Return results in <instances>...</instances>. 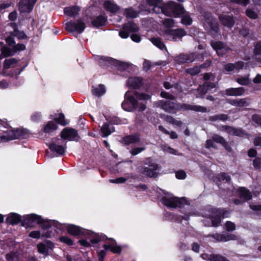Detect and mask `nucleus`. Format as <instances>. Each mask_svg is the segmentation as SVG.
Wrapping results in <instances>:
<instances>
[{"instance_id": "obj_49", "label": "nucleus", "mask_w": 261, "mask_h": 261, "mask_svg": "<svg viewBox=\"0 0 261 261\" xmlns=\"http://www.w3.org/2000/svg\"><path fill=\"white\" fill-rule=\"evenodd\" d=\"M165 120L167 122L177 126H180L182 125L181 121L175 119L171 116H167L165 118Z\"/></svg>"}, {"instance_id": "obj_57", "label": "nucleus", "mask_w": 261, "mask_h": 261, "mask_svg": "<svg viewBox=\"0 0 261 261\" xmlns=\"http://www.w3.org/2000/svg\"><path fill=\"white\" fill-rule=\"evenodd\" d=\"M181 22L185 25H190L192 23V19L190 16L185 15L182 17Z\"/></svg>"}, {"instance_id": "obj_19", "label": "nucleus", "mask_w": 261, "mask_h": 261, "mask_svg": "<svg viewBox=\"0 0 261 261\" xmlns=\"http://www.w3.org/2000/svg\"><path fill=\"white\" fill-rule=\"evenodd\" d=\"M139 30L137 24L132 21H129L123 25V30L119 32V36L122 38H127L130 33H135Z\"/></svg>"}, {"instance_id": "obj_6", "label": "nucleus", "mask_w": 261, "mask_h": 261, "mask_svg": "<svg viewBox=\"0 0 261 261\" xmlns=\"http://www.w3.org/2000/svg\"><path fill=\"white\" fill-rule=\"evenodd\" d=\"M200 13L203 17L202 24L205 30L214 38L220 36L221 34L219 24L211 13L208 11L202 10L201 11Z\"/></svg>"}, {"instance_id": "obj_45", "label": "nucleus", "mask_w": 261, "mask_h": 261, "mask_svg": "<svg viewBox=\"0 0 261 261\" xmlns=\"http://www.w3.org/2000/svg\"><path fill=\"white\" fill-rule=\"evenodd\" d=\"M54 119L56 123H57L63 126L66 125L68 123L66 121L64 115L63 113H60L58 115H56V117L54 118Z\"/></svg>"}, {"instance_id": "obj_51", "label": "nucleus", "mask_w": 261, "mask_h": 261, "mask_svg": "<svg viewBox=\"0 0 261 261\" xmlns=\"http://www.w3.org/2000/svg\"><path fill=\"white\" fill-rule=\"evenodd\" d=\"M237 82L241 85H247L250 83V80L249 78V75L246 76H242L237 79Z\"/></svg>"}, {"instance_id": "obj_11", "label": "nucleus", "mask_w": 261, "mask_h": 261, "mask_svg": "<svg viewBox=\"0 0 261 261\" xmlns=\"http://www.w3.org/2000/svg\"><path fill=\"white\" fill-rule=\"evenodd\" d=\"M146 166L141 169V172L149 177H153L156 174L159 169V165L151 158H147L144 163Z\"/></svg>"}, {"instance_id": "obj_2", "label": "nucleus", "mask_w": 261, "mask_h": 261, "mask_svg": "<svg viewBox=\"0 0 261 261\" xmlns=\"http://www.w3.org/2000/svg\"><path fill=\"white\" fill-rule=\"evenodd\" d=\"M146 5L156 14L166 16L178 17L185 12L184 7L173 2L164 4L162 0H146Z\"/></svg>"}, {"instance_id": "obj_50", "label": "nucleus", "mask_w": 261, "mask_h": 261, "mask_svg": "<svg viewBox=\"0 0 261 261\" xmlns=\"http://www.w3.org/2000/svg\"><path fill=\"white\" fill-rule=\"evenodd\" d=\"M238 107H243L249 106L250 103V99L248 98L237 99Z\"/></svg>"}, {"instance_id": "obj_12", "label": "nucleus", "mask_w": 261, "mask_h": 261, "mask_svg": "<svg viewBox=\"0 0 261 261\" xmlns=\"http://www.w3.org/2000/svg\"><path fill=\"white\" fill-rule=\"evenodd\" d=\"M86 28V24L82 19L69 21L66 23V30L71 33L82 34Z\"/></svg>"}, {"instance_id": "obj_10", "label": "nucleus", "mask_w": 261, "mask_h": 261, "mask_svg": "<svg viewBox=\"0 0 261 261\" xmlns=\"http://www.w3.org/2000/svg\"><path fill=\"white\" fill-rule=\"evenodd\" d=\"M203 59L202 55L196 53H191L190 54H181L174 58L175 63L179 65H181L186 63H191L195 60L201 61Z\"/></svg>"}, {"instance_id": "obj_26", "label": "nucleus", "mask_w": 261, "mask_h": 261, "mask_svg": "<svg viewBox=\"0 0 261 261\" xmlns=\"http://www.w3.org/2000/svg\"><path fill=\"white\" fill-rule=\"evenodd\" d=\"M222 129L232 136L244 137L247 135L242 128H237L228 125L223 126Z\"/></svg>"}, {"instance_id": "obj_31", "label": "nucleus", "mask_w": 261, "mask_h": 261, "mask_svg": "<svg viewBox=\"0 0 261 261\" xmlns=\"http://www.w3.org/2000/svg\"><path fill=\"white\" fill-rule=\"evenodd\" d=\"M140 136L138 134L125 136L122 140V142L125 145H129L139 142Z\"/></svg>"}, {"instance_id": "obj_64", "label": "nucleus", "mask_w": 261, "mask_h": 261, "mask_svg": "<svg viewBox=\"0 0 261 261\" xmlns=\"http://www.w3.org/2000/svg\"><path fill=\"white\" fill-rule=\"evenodd\" d=\"M250 208L253 211L255 212L256 214H259L261 213V204L259 205H250Z\"/></svg>"}, {"instance_id": "obj_7", "label": "nucleus", "mask_w": 261, "mask_h": 261, "mask_svg": "<svg viewBox=\"0 0 261 261\" xmlns=\"http://www.w3.org/2000/svg\"><path fill=\"white\" fill-rule=\"evenodd\" d=\"M70 234L77 238H85L88 239L91 244H98L107 239V237L102 233H96L88 229H68Z\"/></svg>"}, {"instance_id": "obj_48", "label": "nucleus", "mask_w": 261, "mask_h": 261, "mask_svg": "<svg viewBox=\"0 0 261 261\" xmlns=\"http://www.w3.org/2000/svg\"><path fill=\"white\" fill-rule=\"evenodd\" d=\"M212 139L216 143H219L222 144L223 146H225L227 144L225 139L220 135L215 134L212 137Z\"/></svg>"}, {"instance_id": "obj_29", "label": "nucleus", "mask_w": 261, "mask_h": 261, "mask_svg": "<svg viewBox=\"0 0 261 261\" xmlns=\"http://www.w3.org/2000/svg\"><path fill=\"white\" fill-rule=\"evenodd\" d=\"M142 84V79L140 77H130L126 82V86L132 89H138Z\"/></svg>"}, {"instance_id": "obj_1", "label": "nucleus", "mask_w": 261, "mask_h": 261, "mask_svg": "<svg viewBox=\"0 0 261 261\" xmlns=\"http://www.w3.org/2000/svg\"><path fill=\"white\" fill-rule=\"evenodd\" d=\"M37 225L41 228H83L73 224L60 223L55 220L45 219L35 213L23 215L21 226L31 228Z\"/></svg>"}, {"instance_id": "obj_8", "label": "nucleus", "mask_w": 261, "mask_h": 261, "mask_svg": "<svg viewBox=\"0 0 261 261\" xmlns=\"http://www.w3.org/2000/svg\"><path fill=\"white\" fill-rule=\"evenodd\" d=\"M95 60L98 62L99 65L102 67L114 66L116 67L120 70H128L132 65L128 63L122 62L112 58L97 56Z\"/></svg>"}, {"instance_id": "obj_20", "label": "nucleus", "mask_w": 261, "mask_h": 261, "mask_svg": "<svg viewBox=\"0 0 261 261\" xmlns=\"http://www.w3.org/2000/svg\"><path fill=\"white\" fill-rule=\"evenodd\" d=\"M216 86V83L210 82H205L203 85H200L197 89L196 94L197 97H203L207 91H211Z\"/></svg>"}, {"instance_id": "obj_5", "label": "nucleus", "mask_w": 261, "mask_h": 261, "mask_svg": "<svg viewBox=\"0 0 261 261\" xmlns=\"http://www.w3.org/2000/svg\"><path fill=\"white\" fill-rule=\"evenodd\" d=\"M160 190L164 194L161 201L167 207L170 208L178 207L181 210L189 209L191 207L185 198H179L174 196L171 193L165 192L161 189Z\"/></svg>"}, {"instance_id": "obj_27", "label": "nucleus", "mask_w": 261, "mask_h": 261, "mask_svg": "<svg viewBox=\"0 0 261 261\" xmlns=\"http://www.w3.org/2000/svg\"><path fill=\"white\" fill-rule=\"evenodd\" d=\"M229 230L227 229V231H223L221 234H216L214 236V238L218 241L221 242H226L236 239V236L232 234Z\"/></svg>"}, {"instance_id": "obj_60", "label": "nucleus", "mask_w": 261, "mask_h": 261, "mask_svg": "<svg viewBox=\"0 0 261 261\" xmlns=\"http://www.w3.org/2000/svg\"><path fill=\"white\" fill-rule=\"evenodd\" d=\"M160 95L162 97L170 100H174L175 98L174 95L165 91H161Z\"/></svg>"}, {"instance_id": "obj_30", "label": "nucleus", "mask_w": 261, "mask_h": 261, "mask_svg": "<svg viewBox=\"0 0 261 261\" xmlns=\"http://www.w3.org/2000/svg\"><path fill=\"white\" fill-rule=\"evenodd\" d=\"M245 93L243 87L230 88L225 90V94L227 96H239L243 95Z\"/></svg>"}, {"instance_id": "obj_37", "label": "nucleus", "mask_w": 261, "mask_h": 261, "mask_svg": "<svg viewBox=\"0 0 261 261\" xmlns=\"http://www.w3.org/2000/svg\"><path fill=\"white\" fill-rule=\"evenodd\" d=\"M114 126L108 123H105L101 128L102 136L103 137H108L114 132Z\"/></svg>"}, {"instance_id": "obj_53", "label": "nucleus", "mask_w": 261, "mask_h": 261, "mask_svg": "<svg viewBox=\"0 0 261 261\" xmlns=\"http://www.w3.org/2000/svg\"><path fill=\"white\" fill-rule=\"evenodd\" d=\"M162 23L167 28H172L174 27V21L171 18H165L162 20Z\"/></svg>"}, {"instance_id": "obj_61", "label": "nucleus", "mask_w": 261, "mask_h": 261, "mask_svg": "<svg viewBox=\"0 0 261 261\" xmlns=\"http://www.w3.org/2000/svg\"><path fill=\"white\" fill-rule=\"evenodd\" d=\"M145 149V147H137L132 149L129 152L132 155H136L144 151Z\"/></svg>"}, {"instance_id": "obj_34", "label": "nucleus", "mask_w": 261, "mask_h": 261, "mask_svg": "<svg viewBox=\"0 0 261 261\" xmlns=\"http://www.w3.org/2000/svg\"><path fill=\"white\" fill-rule=\"evenodd\" d=\"M105 8L108 11L112 13H116L119 9L120 7L116 4L110 1H108L104 3Z\"/></svg>"}, {"instance_id": "obj_40", "label": "nucleus", "mask_w": 261, "mask_h": 261, "mask_svg": "<svg viewBox=\"0 0 261 261\" xmlns=\"http://www.w3.org/2000/svg\"><path fill=\"white\" fill-rule=\"evenodd\" d=\"M151 43L156 47L162 50H167V48L161 39L157 37H152L150 39Z\"/></svg>"}, {"instance_id": "obj_9", "label": "nucleus", "mask_w": 261, "mask_h": 261, "mask_svg": "<svg viewBox=\"0 0 261 261\" xmlns=\"http://www.w3.org/2000/svg\"><path fill=\"white\" fill-rule=\"evenodd\" d=\"M4 142L9 140L23 139L28 136V132L24 129H10L2 135Z\"/></svg>"}, {"instance_id": "obj_28", "label": "nucleus", "mask_w": 261, "mask_h": 261, "mask_svg": "<svg viewBox=\"0 0 261 261\" xmlns=\"http://www.w3.org/2000/svg\"><path fill=\"white\" fill-rule=\"evenodd\" d=\"M219 18L222 24L229 29H231L234 24V20L232 16L222 14L219 15Z\"/></svg>"}, {"instance_id": "obj_47", "label": "nucleus", "mask_w": 261, "mask_h": 261, "mask_svg": "<svg viewBox=\"0 0 261 261\" xmlns=\"http://www.w3.org/2000/svg\"><path fill=\"white\" fill-rule=\"evenodd\" d=\"M209 261H229L225 257L219 255L212 254L210 255Z\"/></svg>"}, {"instance_id": "obj_32", "label": "nucleus", "mask_w": 261, "mask_h": 261, "mask_svg": "<svg viewBox=\"0 0 261 261\" xmlns=\"http://www.w3.org/2000/svg\"><path fill=\"white\" fill-rule=\"evenodd\" d=\"M80 11V8L77 6L67 7L64 9V13L71 17H76Z\"/></svg>"}, {"instance_id": "obj_58", "label": "nucleus", "mask_w": 261, "mask_h": 261, "mask_svg": "<svg viewBox=\"0 0 261 261\" xmlns=\"http://www.w3.org/2000/svg\"><path fill=\"white\" fill-rule=\"evenodd\" d=\"M127 180V178L124 177H118L116 179H110V182L113 184H122L125 182Z\"/></svg>"}, {"instance_id": "obj_46", "label": "nucleus", "mask_w": 261, "mask_h": 261, "mask_svg": "<svg viewBox=\"0 0 261 261\" xmlns=\"http://www.w3.org/2000/svg\"><path fill=\"white\" fill-rule=\"evenodd\" d=\"M218 180L220 182H225L228 184L230 181V176L226 173H221L218 176Z\"/></svg>"}, {"instance_id": "obj_22", "label": "nucleus", "mask_w": 261, "mask_h": 261, "mask_svg": "<svg viewBox=\"0 0 261 261\" xmlns=\"http://www.w3.org/2000/svg\"><path fill=\"white\" fill-rule=\"evenodd\" d=\"M177 111H194L195 112H206L207 108L206 107H202L200 106L190 105L187 103H177Z\"/></svg>"}, {"instance_id": "obj_43", "label": "nucleus", "mask_w": 261, "mask_h": 261, "mask_svg": "<svg viewBox=\"0 0 261 261\" xmlns=\"http://www.w3.org/2000/svg\"><path fill=\"white\" fill-rule=\"evenodd\" d=\"M29 236L33 238L38 239L41 236L46 238H49L50 237V234L48 232L44 233L43 232L41 233L39 231L35 230L31 232L29 234Z\"/></svg>"}, {"instance_id": "obj_56", "label": "nucleus", "mask_w": 261, "mask_h": 261, "mask_svg": "<svg viewBox=\"0 0 261 261\" xmlns=\"http://www.w3.org/2000/svg\"><path fill=\"white\" fill-rule=\"evenodd\" d=\"M16 63V61L14 59H6L4 63V67L5 69L9 68L12 65Z\"/></svg>"}, {"instance_id": "obj_15", "label": "nucleus", "mask_w": 261, "mask_h": 261, "mask_svg": "<svg viewBox=\"0 0 261 261\" xmlns=\"http://www.w3.org/2000/svg\"><path fill=\"white\" fill-rule=\"evenodd\" d=\"M154 106L161 108L165 111L171 114H175L177 111V103L173 102L170 100H159L154 103Z\"/></svg>"}, {"instance_id": "obj_23", "label": "nucleus", "mask_w": 261, "mask_h": 261, "mask_svg": "<svg viewBox=\"0 0 261 261\" xmlns=\"http://www.w3.org/2000/svg\"><path fill=\"white\" fill-rule=\"evenodd\" d=\"M211 44L218 56H223L230 50L229 47L221 41H212Z\"/></svg>"}, {"instance_id": "obj_41", "label": "nucleus", "mask_w": 261, "mask_h": 261, "mask_svg": "<svg viewBox=\"0 0 261 261\" xmlns=\"http://www.w3.org/2000/svg\"><path fill=\"white\" fill-rule=\"evenodd\" d=\"M139 12L132 7L124 9V15L128 18H134L139 16Z\"/></svg>"}, {"instance_id": "obj_16", "label": "nucleus", "mask_w": 261, "mask_h": 261, "mask_svg": "<svg viewBox=\"0 0 261 261\" xmlns=\"http://www.w3.org/2000/svg\"><path fill=\"white\" fill-rule=\"evenodd\" d=\"M61 137L62 140H66L69 141H77L80 138L77 132L75 129L70 127H66L63 129L61 133Z\"/></svg>"}, {"instance_id": "obj_55", "label": "nucleus", "mask_w": 261, "mask_h": 261, "mask_svg": "<svg viewBox=\"0 0 261 261\" xmlns=\"http://www.w3.org/2000/svg\"><path fill=\"white\" fill-rule=\"evenodd\" d=\"M246 15L251 19H256L258 17V14L252 9H247L246 10Z\"/></svg>"}, {"instance_id": "obj_38", "label": "nucleus", "mask_w": 261, "mask_h": 261, "mask_svg": "<svg viewBox=\"0 0 261 261\" xmlns=\"http://www.w3.org/2000/svg\"><path fill=\"white\" fill-rule=\"evenodd\" d=\"M252 58L258 63H261V42H257L254 45V53Z\"/></svg>"}, {"instance_id": "obj_17", "label": "nucleus", "mask_w": 261, "mask_h": 261, "mask_svg": "<svg viewBox=\"0 0 261 261\" xmlns=\"http://www.w3.org/2000/svg\"><path fill=\"white\" fill-rule=\"evenodd\" d=\"M27 38V35L23 31H20L17 28H15L14 31L11 32L10 35L6 38V42L8 45H13L16 43L15 39L22 40Z\"/></svg>"}, {"instance_id": "obj_54", "label": "nucleus", "mask_w": 261, "mask_h": 261, "mask_svg": "<svg viewBox=\"0 0 261 261\" xmlns=\"http://www.w3.org/2000/svg\"><path fill=\"white\" fill-rule=\"evenodd\" d=\"M224 70L226 73L230 74L235 70L236 65L233 63H227L224 65Z\"/></svg>"}, {"instance_id": "obj_52", "label": "nucleus", "mask_w": 261, "mask_h": 261, "mask_svg": "<svg viewBox=\"0 0 261 261\" xmlns=\"http://www.w3.org/2000/svg\"><path fill=\"white\" fill-rule=\"evenodd\" d=\"M200 72L199 67L195 66L192 68H190L186 69V72L190 74L191 75H195Z\"/></svg>"}, {"instance_id": "obj_62", "label": "nucleus", "mask_w": 261, "mask_h": 261, "mask_svg": "<svg viewBox=\"0 0 261 261\" xmlns=\"http://www.w3.org/2000/svg\"><path fill=\"white\" fill-rule=\"evenodd\" d=\"M252 119L254 123L261 127V116L257 114L253 115Z\"/></svg>"}, {"instance_id": "obj_44", "label": "nucleus", "mask_w": 261, "mask_h": 261, "mask_svg": "<svg viewBox=\"0 0 261 261\" xmlns=\"http://www.w3.org/2000/svg\"><path fill=\"white\" fill-rule=\"evenodd\" d=\"M228 118V115L224 114H221L210 116L209 120L211 121H216L217 120L225 121H226Z\"/></svg>"}, {"instance_id": "obj_36", "label": "nucleus", "mask_w": 261, "mask_h": 261, "mask_svg": "<svg viewBox=\"0 0 261 261\" xmlns=\"http://www.w3.org/2000/svg\"><path fill=\"white\" fill-rule=\"evenodd\" d=\"M107 21V19L103 15H99L94 18L91 21L93 27L98 28L103 25Z\"/></svg>"}, {"instance_id": "obj_3", "label": "nucleus", "mask_w": 261, "mask_h": 261, "mask_svg": "<svg viewBox=\"0 0 261 261\" xmlns=\"http://www.w3.org/2000/svg\"><path fill=\"white\" fill-rule=\"evenodd\" d=\"M229 212L224 208L207 206L201 213V216L205 218L204 221L206 227H218L221 223L222 219L228 217Z\"/></svg>"}, {"instance_id": "obj_24", "label": "nucleus", "mask_w": 261, "mask_h": 261, "mask_svg": "<svg viewBox=\"0 0 261 261\" xmlns=\"http://www.w3.org/2000/svg\"><path fill=\"white\" fill-rule=\"evenodd\" d=\"M37 0H20L19 9L21 13H29L33 9Z\"/></svg>"}, {"instance_id": "obj_4", "label": "nucleus", "mask_w": 261, "mask_h": 261, "mask_svg": "<svg viewBox=\"0 0 261 261\" xmlns=\"http://www.w3.org/2000/svg\"><path fill=\"white\" fill-rule=\"evenodd\" d=\"M135 97L141 100H148L151 96L145 93H139L136 91H127L124 95V100L121 104L122 109L128 112L133 111L137 108V100Z\"/></svg>"}, {"instance_id": "obj_18", "label": "nucleus", "mask_w": 261, "mask_h": 261, "mask_svg": "<svg viewBox=\"0 0 261 261\" xmlns=\"http://www.w3.org/2000/svg\"><path fill=\"white\" fill-rule=\"evenodd\" d=\"M10 46H13L14 49L7 46L2 47L1 52L3 57L13 56L17 51L23 50L25 49V45L22 43H18L17 44L15 43Z\"/></svg>"}, {"instance_id": "obj_39", "label": "nucleus", "mask_w": 261, "mask_h": 261, "mask_svg": "<svg viewBox=\"0 0 261 261\" xmlns=\"http://www.w3.org/2000/svg\"><path fill=\"white\" fill-rule=\"evenodd\" d=\"M92 92L93 95L97 97H100L103 95L106 92V88L104 85L99 84V85L93 87Z\"/></svg>"}, {"instance_id": "obj_25", "label": "nucleus", "mask_w": 261, "mask_h": 261, "mask_svg": "<svg viewBox=\"0 0 261 261\" xmlns=\"http://www.w3.org/2000/svg\"><path fill=\"white\" fill-rule=\"evenodd\" d=\"M182 213H185V215L183 216H178L175 215L171 213H167L166 217L171 221H180L181 219H184L186 221L188 220L189 216H197V215L195 213L192 212H185L184 210H181Z\"/></svg>"}, {"instance_id": "obj_33", "label": "nucleus", "mask_w": 261, "mask_h": 261, "mask_svg": "<svg viewBox=\"0 0 261 261\" xmlns=\"http://www.w3.org/2000/svg\"><path fill=\"white\" fill-rule=\"evenodd\" d=\"M54 245L50 241H47L44 243H40L38 244L37 248L39 253L45 254L48 252L49 249H52Z\"/></svg>"}, {"instance_id": "obj_13", "label": "nucleus", "mask_w": 261, "mask_h": 261, "mask_svg": "<svg viewBox=\"0 0 261 261\" xmlns=\"http://www.w3.org/2000/svg\"><path fill=\"white\" fill-rule=\"evenodd\" d=\"M48 147L51 151L56 152L58 155H62L65 152L66 145L62 139L54 138L51 143L48 145Z\"/></svg>"}, {"instance_id": "obj_59", "label": "nucleus", "mask_w": 261, "mask_h": 261, "mask_svg": "<svg viewBox=\"0 0 261 261\" xmlns=\"http://www.w3.org/2000/svg\"><path fill=\"white\" fill-rule=\"evenodd\" d=\"M205 146V148H206L207 149H210L211 148L217 149V146L216 145V143L212 139L207 140L206 141Z\"/></svg>"}, {"instance_id": "obj_14", "label": "nucleus", "mask_w": 261, "mask_h": 261, "mask_svg": "<svg viewBox=\"0 0 261 261\" xmlns=\"http://www.w3.org/2000/svg\"><path fill=\"white\" fill-rule=\"evenodd\" d=\"M186 35V31L182 29L167 30L164 33V37L169 41H177L181 40Z\"/></svg>"}, {"instance_id": "obj_42", "label": "nucleus", "mask_w": 261, "mask_h": 261, "mask_svg": "<svg viewBox=\"0 0 261 261\" xmlns=\"http://www.w3.org/2000/svg\"><path fill=\"white\" fill-rule=\"evenodd\" d=\"M58 127L56 122L54 121H49L44 127V132L50 133L57 129Z\"/></svg>"}, {"instance_id": "obj_21", "label": "nucleus", "mask_w": 261, "mask_h": 261, "mask_svg": "<svg viewBox=\"0 0 261 261\" xmlns=\"http://www.w3.org/2000/svg\"><path fill=\"white\" fill-rule=\"evenodd\" d=\"M5 222L12 226L21 224L23 220V216H21L16 213H10L6 216Z\"/></svg>"}, {"instance_id": "obj_35", "label": "nucleus", "mask_w": 261, "mask_h": 261, "mask_svg": "<svg viewBox=\"0 0 261 261\" xmlns=\"http://www.w3.org/2000/svg\"><path fill=\"white\" fill-rule=\"evenodd\" d=\"M238 194L241 198L245 201H247L252 198L251 193L247 189L241 187L238 190Z\"/></svg>"}, {"instance_id": "obj_63", "label": "nucleus", "mask_w": 261, "mask_h": 261, "mask_svg": "<svg viewBox=\"0 0 261 261\" xmlns=\"http://www.w3.org/2000/svg\"><path fill=\"white\" fill-rule=\"evenodd\" d=\"M31 120L34 122L39 121L41 118V114L40 112H35L31 116Z\"/></svg>"}]
</instances>
